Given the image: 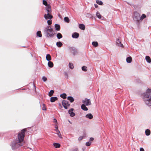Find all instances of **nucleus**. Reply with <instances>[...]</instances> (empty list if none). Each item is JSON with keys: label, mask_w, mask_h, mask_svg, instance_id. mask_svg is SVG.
<instances>
[{"label": "nucleus", "mask_w": 151, "mask_h": 151, "mask_svg": "<svg viewBox=\"0 0 151 151\" xmlns=\"http://www.w3.org/2000/svg\"><path fill=\"white\" fill-rule=\"evenodd\" d=\"M142 96L145 104L148 106H151V89L148 88Z\"/></svg>", "instance_id": "1"}, {"label": "nucleus", "mask_w": 151, "mask_h": 151, "mask_svg": "<svg viewBox=\"0 0 151 151\" xmlns=\"http://www.w3.org/2000/svg\"><path fill=\"white\" fill-rule=\"evenodd\" d=\"M44 33L45 36L48 38L52 37L54 35L53 29L50 26H47L45 29Z\"/></svg>", "instance_id": "2"}, {"label": "nucleus", "mask_w": 151, "mask_h": 151, "mask_svg": "<svg viewBox=\"0 0 151 151\" xmlns=\"http://www.w3.org/2000/svg\"><path fill=\"white\" fill-rule=\"evenodd\" d=\"M26 131V129H23L19 133L17 136V140L23 145L24 143V141L25 137V132Z\"/></svg>", "instance_id": "3"}, {"label": "nucleus", "mask_w": 151, "mask_h": 151, "mask_svg": "<svg viewBox=\"0 0 151 151\" xmlns=\"http://www.w3.org/2000/svg\"><path fill=\"white\" fill-rule=\"evenodd\" d=\"M23 145L21 143H20L17 140V139L12 141L10 144L12 149L13 150L17 149L20 147L22 146Z\"/></svg>", "instance_id": "4"}, {"label": "nucleus", "mask_w": 151, "mask_h": 151, "mask_svg": "<svg viewBox=\"0 0 151 151\" xmlns=\"http://www.w3.org/2000/svg\"><path fill=\"white\" fill-rule=\"evenodd\" d=\"M140 15L137 12H135L134 13V16L133 19L134 21H136L137 23H138L140 20Z\"/></svg>", "instance_id": "5"}, {"label": "nucleus", "mask_w": 151, "mask_h": 151, "mask_svg": "<svg viewBox=\"0 0 151 151\" xmlns=\"http://www.w3.org/2000/svg\"><path fill=\"white\" fill-rule=\"evenodd\" d=\"M62 105L65 109H67L68 107L70 106L69 102L65 100H63L62 101Z\"/></svg>", "instance_id": "6"}, {"label": "nucleus", "mask_w": 151, "mask_h": 151, "mask_svg": "<svg viewBox=\"0 0 151 151\" xmlns=\"http://www.w3.org/2000/svg\"><path fill=\"white\" fill-rule=\"evenodd\" d=\"M69 49L74 56L75 55L78 53V52L77 50L74 47H69Z\"/></svg>", "instance_id": "7"}, {"label": "nucleus", "mask_w": 151, "mask_h": 151, "mask_svg": "<svg viewBox=\"0 0 151 151\" xmlns=\"http://www.w3.org/2000/svg\"><path fill=\"white\" fill-rule=\"evenodd\" d=\"M82 102L83 103L85 104V105L86 106H88L91 104L90 99L87 98H85L84 100H83Z\"/></svg>", "instance_id": "8"}, {"label": "nucleus", "mask_w": 151, "mask_h": 151, "mask_svg": "<svg viewBox=\"0 0 151 151\" xmlns=\"http://www.w3.org/2000/svg\"><path fill=\"white\" fill-rule=\"evenodd\" d=\"M44 17L46 19H52L53 17L52 16L48 13L47 14H45Z\"/></svg>", "instance_id": "9"}, {"label": "nucleus", "mask_w": 151, "mask_h": 151, "mask_svg": "<svg viewBox=\"0 0 151 151\" xmlns=\"http://www.w3.org/2000/svg\"><path fill=\"white\" fill-rule=\"evenodd\" d=\"M74 110V109L73 108H71L70 109H69L68 111V113L69 114H70V115L71 116L73 117L75 115V113L73 112V111Z\"/></svg>", "instance_id": "10"}, {"label": "nucleus", "mask_w": 151, "mask_h": 151, "mask_svg": "<svg viewBox=\"0 0 151 151\" xmlns=\"http://www.w3.org/2000/svg\"><path fill=\"white\" fill-rule=\"evenodd\" d=\"M116 44L117 45L119 46H120L122 47H123V45L121 43L120 41L119 40V39H118L117 40Z\"/></svg>", "instance_id": "11"}, {"label": "nucleus", "mask_w": 151, "mask_h": 151, "mask_svg": "<svg viewBox=\"0 0 151 151\" xmlns=\"http://www.w3.org/2000/svg\"><path fill=\"white\" fill-rule=\"evenodd\" d=\"M46 9L48 13H49L51 12V7L50 5H48L46 7Z\"/></svg>", "instance_id": "12"}, {"label": "nucleus", "mask_w": 151, "mask_h": 151, "mask_svg": "<svg viewBox=\"0 0 151 151\" xmlns=\"http://www.w3.org/2000/svg\"><path fill=\"white\" fill-rule=\"evenodd\" d=\"M79 36V34L77 32H74L72 35V37L74 38H77Z\"/></svg>", "instance_id": "13"}, {"label": "nucleus", "mask_w": 151, "mask_h": 151, "mask_svg": "<svg viewBox=\"0 0 151 151\" xmlns=\"http://www.w3.org/2000/svg\"><path fill=\"white\" fill-rule=\"evenodd\" d=\"M58 99L57 97H52L50 98V101L51 102H54L58 100Z\"/></svg>", "instance_id": "14"}, {"label": "nucleus", "mask_w": 151, "mask_h": 151, "mask_svg": "<svg viewBox=\"0 0 151 151\" xmlns=\"http://www.w3.org/2000/svg\"><path fill=\"white\" fill-rule=\"evenodd\" d=\"M81 108L82 109L85 111H87L88 110V109L86 107V105L84 104H82L81 105Z\"/></svg>", "instance_id": "15"}, {"label": "nucleus", "mask_w": 151, "mask_h": 151, "mask_svg": "<svg viewBox=\"0 0 151 151\" xmlns=\"http://www.w3.org/2000/svg\"><path fill=\"white\" fill-rule=\"evenodd\" d=\"M85 117L86 118H88L89 119H91L93 117L91 113L88 114H86V115Z\"/></svg>", "instance_id": "16"}, {"label": "nucleus", "mask_w": 151, "mask_h": 151, "mask_svg": "<svg viewBox=\"0 0 151 151\" xmlns=\"http://www.w3.org/2000/svg\"><path fill=\"white\" fill-rule=\"evenodd\" d=\"M55 29L57 31H59L60 29V26L58 24H55Z\"/></svg>", "instance_id": "17"}, {"label": "nucleus", "mask_w": 151, "mask_h": 151, "mask_svg": "<svg viewBox=\"0 0 151 151\" xmlns=\"http://www.w3.org/2000/svg\"><path fill=\"white\" fill-rule=\"evenodd\" d=\"M132 60V58L131 57L129 56L126 58V61L127 63H130L131 62Z\"/></svg>", "instance_id": "18"}, {"label": "nucleus", "mask_w": 151, "mask_h": 151, "mask_svg": "<svg viewBox=\"0 0 151 151\" xmlns=\"http://www.w3.org/2000/svg\"><path fill=\"white\" fill-rule=\"evenodd\" d=\"M79 28L82 30H84L85 29V26L82 24H79Z\"/></svg>", "instance_id": "19"}, {"label": "nucleus", "mask_w": 151, "mask_h": 151, "mask_svg": "<svg viewBox=\"0 0 151 151\" xmlns=\"http://www.w3.org/2000/svg\"><path fill=\"white\" fill-rule=\"evenodd\" d=\"M145 60H146V61L149 63H150L151 62V59L150 57L149 56H146Z\"/></svg>", "instance_id": "20"}, {"label": "nucleus", "mask_w": 151, "mask_h": 151, "mask_svg": "<svg viewBox=\"0 0 151 151\" xmlns=\"http://www.w3.org/2000/svg\"><path fill=\"white\" fill-rule=\"evenodd\" d=\"M56 45L59 47H61L63 45V44L60 41H58L56 42Z\"/></svg>", "instance_id": "21"}, {"label": "nucleus", "mask_w": 151, "mask_h": 151, "mask_svg": "<svg viewBox=\"0 0 151 151\" xmlns=\"http://www.w3.org/2000/svg\"><path fill=\"white\" fill-rule=\"evenodd\" d=\"M53 145L56 148H59L60 146V144L57 143H54Z\"/></svg>", "instance_id": "22"}, {"label": "nucleus", "mask_w": 151, "mask_h": 151, "mask_svg": "<svg viewBox=\"0 0 151 151\" xmlns=\"http://www.w3.org/2000/svg\"><path fill=\"white\" fill-rule=\"evenodd\" d=\"M67 99L68 100L70 101L71 103L73 102L74 101V99L71 96H68L67 98Z\"/></svg>", "instance_id": "23"}, {"label": "nucleus", "mask_w": 151, "mask_h": 151, "mask_svg": "<svg viewBox=\"0 0 151 151\" xmlns=\"http://www.w3.org/2000/svg\"><path fill=\"white\" fill-rule=\"evenodd\" d=\"M46 59L47 60L50 61L51 60V57L50 55L49 54H47L46 56Z\"/></svg>", "instance_id": "24"}, {"label": "nucleus", "mask_w": 151, "mask_h": 151, "mask_svg": "<svg viewBox=\"0 0 151 151\" xmlns=\"http://www.w3.org/2000/svg\"><path fill=\"white\" fill-rule=\"evenodd\" d=\"M57 38L60 39L63 37V36L62 34L60 33H58L56 35Z\"/></svg>", "instance_id": "25"}, {"label": "nucleus", "mask_w": 151, "mask_h": 151, "mask_svg": "<svg viewBox=\"0 0 151 151\" xmlns=\"http://www.w3.org/2000/svg\"><path fill=\"white\" fill-rule=\"evenodd\" d=\"M48 65L50 68H52L53 66V63L51 61H49L48 63Z\"/></svg>", "instance_id": "26"}, {"label": "nucleus", "mask_w": 151, "mask_h": 151, "mask_svg": "<svg viewBox=\"0 0 151 151\" xmlns=\"http://www.w3.org/2000/svg\"><path fill=\"white\" fill-rule=\"evenodd\" d=\"M66 94L65 93H63L60 95V97L64 99H65L66 98Z\"/></svg>", "instance_id": "27"}, {"label": "nucleus", "mask_w": 151, "mask_h": 151, "mask_svg": "<svg viewBox=\"0 0 151 151\" xmlns=\"http://www.w3.org/2000/svg\"><path fill=\"white\" fill-rule=\"evenodd\" d=\"M37 35L39 37H41L42 36L41 32L40 31H38L37 32Z\"/></svg>", "instance_id": "28"}, {"label": "nucleus", "mask_w": 151, "mask_h": 151, "mask_svg": "<svg viewBox=\"0 0 151 151\" xmlns=\"http://www.w3.org/2000/svg\"><path fill=\"white\" fill-rule=\"evenodd\" d=\"M145 134L147 136L149 135L150 134V132L149 129H147L145 131Z\"/></svg>", "instance_id": "29"}, {"label": "nucleus", "mask_w": 151, "mask_h": 151, "mask_svg": "<svg viewBox=\"0 0 151 151\" xmlns=\"http://www.w3.org/2000/svg\"><path fill=\"white\" fill-rule=\"evenodd\" d=\"M92 45L94 47H97L98 45V44L97 42H92Z\"/></svg>", "instance_id": "30"}, {"label": "nucleus", "mask_w": 151, "mask_h": 151, "mask_svg": "<svg viewBox=\"0 0 151 151\" xmlns=\"http://www.w3.org/2000/svg\"><path fill=\"white\" fill-rule=\"evenodd\" d=\"M146 17V15L144 14H143L140 17V20L142 21L143 19H145Z\"/></svg>", "instance_id": "31"}, {"label": "nucleus", "mask_w": 151, "mask_h": 151, "mask_svg": "<svg viewBox=\"0 0 151 151\" xmlns=\"http://www.w3.org/2000/svg\"><path fill=\"white\" fill-rule=\"evenodd\" d=\"M96 15L97 17L99 19H101V15L100 14V13L98 12H97L96 13Z\"/></svg>", "instance_id": "32"}, {"label": "nucleus", "mask_w": 151, "mask_h": 151, "mask_svg": "<svg viewBox=\"0 0 151 151\" xmlns=\"http://www.w3.org/2000/svg\"><path fill=\"white\" fill-rule=\"evenodd\" d=\"M54 93V91L53 90H51L48 93V95L49 96H52Z\"/></svg>", "instance_id": "33"}, {"label": "nucleus", "mask_w": 151, "mask_h": 151, "mask_svg": "<svg viewBox=\"0 0 151 151\" xmlns=\"http://www.w3.org/2000/svg\"><path fill=\"white\" fill-rule=\"evenodd\" d=\"M42 2L43 4L46 6V7H47L48 5H50L49 4H47V2L46 0H43Z\"/></svg>", "instance_id": "34"}, {"label": "nucleus", "mask_w": 151, "mask_h": 151, "mask_svg": "<svg viewBox=\"0 0 151 151\" xmlns=\"http://www.w3.org/2000/svg\"><path fill=\"white\" fill-rule=\"evenodd\" d=\"M64 21L67 23H69L70 22L69 19L68 17H64Z\"/></svg>", "instance_id": "35"}, {"label": "nucleus", "mask_w": 151, "mask_h": 151, "mask_svg": "<svg viewBox=\"0 0 151 151\" xmlns=\"http://www.w3.org/2000/svg\"><path fill=\"white\" fill-rule=\"evenodd\" d=\"M69 68L71 69H73L74 68V66H73V64L71 63H69Z\"/></svg>", "instance_id": "36"}, {"label": "nucleus", "mask_w": 151, "mask_h": 151, "mask_svg": "<svg viewBox=\"0 0 151 151\" xmlns=\"http://www.w3.org/2000/svg\"><path fill=\"white\" fill-rule=\"evenodd\" d=\"M96 2L97 4L99 5H102L103 4V3L101 1H99V0H97L96 1Z\"/></svg>", "instance_id": "37"}, {"label": "nucleus", "mask_w": 151, "mask_h": 151, "mask_svg": "<svg viewBox=\"0 0 151 151\" xmlns=\"http://www.w3.org/2000/svg\"><path fill=\"white\" fill-rule=\"evenodd\" d=\"M82 70L83 71H87V67L84 66H82Z\"/></svg>", "instance_id": "38"}, {"label": "nucleus", "mask_w": 151, "mask_h": 151, "mask_svg": "<svg viewBox=\"0 0 151 151\" xmlns=\"http://www.w3.org/2000/svg\"><path fill=\"white\" fill-rule=\"evenodd\" d=\"M43 107L42 108V110H43L45 111L46 110V108L45 107V105L44 104H42Z\"/></svg>", "instance_id": "39"}, {"label": "nucleus", "mask_w": 151, "mask_h": 151, "mask_svg": "<svg viewBox=\"0 0 151 151\" xmlns=\"http://www.w3.org/2000/svg\"><path fill=\"white\" fill-rule=\"evenodd\" d=\"M47 23L49 25L51 24L52 23V21L51 19L47 20Z\"/></svg>", "instance_id": "40"}, {"label": "nucleus", "mask_w": 151, "mask_h": 151, "mask_svg": "<svg viewBox=\"0 0 151 151\" xmlns=\"http://www.w3.org/2000/svg\"><path fill=\"white\" fill-rule=\"evenodd\" d=\"M57 134L60 138H62V137L61 135V134L60 131H58V132L57 133Z\"/></svg>", "instance_id": "41"}, {"label": "nucleus", "mask_w": 151, "mask_h": 151, "mask_svg": "<svg viewBox=\"0 0 151 151\" xmlns=\"http://www.w3.org/2000/svg\"><path fill=\"white\" fill-rule=\"evenodd\" d=\"M42 79L43 80V81L45 82L47 80V78L45 76H43L42 78Z\"/></svg>", "instance_id": "42"}, {"label": "nucleus", "mask_w": 151, "mask_h": 151, "mask_svg": "<svg viewBox=\"0 0 151 151\" xmlns=\"http://www.w3.org/2000/svg\"><path fill=\"white\" fill-rule=\"evenodd\" d=\"M71 151H79L78 148H75L72 149Z\"/></svg>", "instance_id": "43"}, {"label": "nucleus", "mask_w": 151, "mask_h": 151, "mask_svg": "<svg viewBox=\"0 0 151 151\" xmlns=\"http://www.w3.org/2000/svg\"><path fill=\"white\" fill-rule=\"evenodd\" d=\"M64 75L65 78H68V75L67 73L66 72H65Z\"/></svg>", "instance_id": "44"}, {"label": "nucleus", "mask_w": 151, "mask_h": 151, "mask_svg": "<svg viewBox=\"0 0 151 151\" xmlns=\"http://www.w3.org/2000/svg\"><path fill=\"white\" fill-rule=\"evenodd\" d=\"M91 144V142H88L86 143V145L87 146H90Z\"/></svg>", "instance_id": "45"}, {"label": "nucleus", "mask_w": 151, "mask_h": 151, "mask_svg": "<svg viewBox=\"0 0 151 151\" xmlns=\"http://www.w3.org/2000/svg\"><path fill=\"white\" fill-rule=\"evenodd\" d=\"M83 136H81L78 138V140L80 141L82 140L83 138Z\"/></svg>", "instance_id": "46"}, {"label": "nucleus", "mask_w": 151, "mask_h": 151, "mask_svg": "<svg viewBox=\"0 0 151 151\" xmlns=\"http://www.w3.org/2000/svg\"><path fill=\"white\" fill-rule=\"evenodd\" d=\"M140 151H145V150L142 147H141L140 149Z\"/></svg>", "instance_id": "47"}, {"label": "nucleus", "mask_w": 151, "mask_h": 151, "mask_svg": "<svg viewBox=\"0 0 151 151\" xmlns=\"http://www.w3.org/2000/svg\"><path fill=\"white\" fill-rule=\"evenodd\" d=\"M87 16H88V17H91L92 16L90 14H87Z\"/></svg>", "instance_id": "48"}, {"label": "nucleus", "mask_w": 151, "mask_h": 151, "mask_svg": "<svg viewBox=\"0 0 151 151\" xmlns=\"http://www.w3.org/2000/svg\"><path fill=\"white\" fill-rule=\"evenodd\" d=\"M89 140L91 141H92L94 140V138L93 137H91L90 138Z\"/></svg>", "instance_id": "49"}, {"label": "nucleus", "mask_w": 151, "mask_h": 151, "mask_svg": "<svg viewBox=\"0 0 151 151\" xmlns=\"http://www.w3.org/2000/svg\"><path fill=\"white\" fill-rule=\"evenodd\" d=\"M54 122L55 123H57V120L55 118L54 119Z\"/></svg>", "instance_id": "50"}, {"label": "nucleus", "mask_w": 151, "mask_h": 151, "mask_svg": "<svg viewBox=\"0 0 151 151\" xmlns=\"http://www.w3.org/2000/svg\"><path fill=\"white\" fill-rule=\"evenodd\" d=\"M94 6L96 8H97L98 7V5L97 4H95Z\"/></svg>", "instance_id": "51"}, {"label": "nucleus", "mask_w": 151, "mask_h": 151, "mask_svg": "<svg viewBox=\"0 0 151 151\" xmlns=\"http://www.w3.org/2000/svg\"><path fill=\"white\" fill-rule=\"evenodd\" d=\"M55 129H58V127L57 125H55Z\"/></svg>", "instance_id": "52"}, {"label": "nucleus", "mask_w": 151, "mask_h": 151, "mask_svg": "<svg viewBox=\"0 0 151 151\" xmlns=\"http://www.w3.org/2000/svg\"><path fill=\"white\" fill-rule=\"evenodd\" d=\"M55 131L57 133L58 132V131H60L58 129H55Z\"/></svg>", "instance_id": "53"}, {"label": "nucleus", "mask_w": 151, "mask_h": 151, "mask_svg": "<svg viewBox=\"0 0 151 151\" xmlns=\"http://www.w3.org/2000/svg\"><path fill=\"white\" fill-rule=\"evenodd\" d=\"M55 131L57 133L58 132V131H60L58 129H55Z\"/></svg>", "instance_id": "54"}, {"label": "nucleus", "mask_w": 151, "mask_h": 151, "mask_svg": "<svg viewBox=\"0 0 151 151\" xmlns=\"http://www.w3.org/2000/svg\"><path fill=\"white\" fill-rule=\"evenodd\" d=\"M55 131L57 133L58 132V131H60L58 129H55Z\"/></svg>", "instance_id": "55"}, {"label": "nucleus", "mask_w": 151, "mask_h": 151, "mask_svg": "<svg viewBox=\"0 0 151 151\" xmlns=\"http://www.w3.org/2000/svg\"><path fill=\"white\" fill-rule=\"evenodd\" d=\"M55 131L57 133L58 132V131H60L58 129H55Z\"/></svg>", "instance_id": "56"}, {"label": "nucleus", "mask_w": 151, "mask_h": 151, "mask_svg": "<svg viewBox=\"0 0 151 151\" xmlns=\"http://www.w3.org/2000/svg\"><path fill=\"white\" fill-rule=\"evenodd\" d=\"M59 106H60V107H61V108L62 107V106L60 103L59 104Z\"/></svg>", "instance_id": "57"}, {"label": "nucleus", "mask_w": 151, "mask_h": 151, "mask_svg": "<svg viewBox=\"0 0 151 151\" xmlns=\"http://www.w3.org/2000/svg\"><path fill=\"white\" fill-rule=\"evenodd\" d=\"M33 85H34V87H35V88H36V86H35V85L34 84H33Z\"/></svg>", "instance_id": "58"}, {"label": "nucleus", "mask_w": 151, "mask_h": 151, "mask_svg": "<svg viewBox=\"0 0 151 151\" xmlns=\"http://www.w3.org/2000/svg\"><path fill=\"white\" fill-rule=\"evenodd\" d=\"M83 149V151H84V149H83H83Z\"/></svg>", "instance_id": "59"}, {"label": "nucleus", "mask_w": 151, "mask_h": 151, "mask_svg": "<svg viewBox=\"0 0 151 151\" xmlns=\"http://www.w3.org/2000/svg\"><path fill=\"white\" fill-rule=\"evenodd\" d=\"M69 122H70V123H71V122H70V121H69Z\"/></svg>", "instance_id": "60"}]
</instances>
